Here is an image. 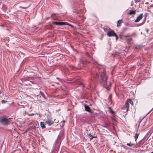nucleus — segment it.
Segmentation results:
<instances>
[{"label": "nucleus", "instance_id": "a878e982", "mask_svg": "<svg viewBox=\"0 0 153 153\" xmlns=\"http://www.w3.org/2000/svg\"><path fill=\"white\" fill-rule=\"evenodd\" d=\"M128 40H129V41H131V40H132V39L131 38H129L128 39Z\"/></svg>", "mask_w": 153, "mask_h": 153}, {"label": "nucleus", "instance_id": "39448f33", "mask_svg": "<svg viewBox=\"0 0 153 153\" xmlns=\"http://www.w3.org/2000/svg\"><path fill=\"white\" fill-rule=\"evenodd\" d=\"M53 121L48 119L45 122V124L48 125V126H50L53 124Z\"/></svg>", "mask_w": 153, "mask_h": 153}, {"label": "nucleus", "instance_id": "c85d7f7f", "mask_svg": "<svg viewBox=\"0 0 153 153\" xmlns=\"http://www.w3.org/2000/svg\"><path fill=\"white\" fill-rule=\"evenodd\" d=\"M149 4V3L148 2H147V3H146L145 4Z\"/></svg>", "mask_w": 153, "mask_h": 153}, {"label": "nucleus", "instance_id": "5701e85b", "mask_svg": "<svg viewBox=\"0 0 153 153\" xmlns=\"http://www.w3.org/2000/svg\"><path fill=\"white\" fill-rule=\"evenodd\" d=\"M138 0H134L135 3H137V2H138Z\"/></svg>", "mask_w": 153, "mask_h": 153}, {"label": "nucleus", "instance_id": "7c9ffc66", "mask_svg": "<svg viewBox=\"0 0 153 153\" xmlns=\"http://www.w3.org/2000/svg\"><path fill=\"white\" fill-rule=\"evenodd\" d=\"M153 109V108H152V109L151 110H152Z\"/></svg>", "mask_w": 153, "mask_h": 153}, {"label": "nucleus", "instance_id": "aec40b11", "mask_svg": "<svg viewBox=\"0 0 153 153\" xmlns=\"http://www.w3.org/2000/svg\"><path fill=\"white\" fill-rule=\"evenodd\" d=\"M58 137H59V136H58V137H57V138L56 140L55 141V142H54V144H56V143H57V140H58Z\"/></svg>", "mask_w": 153, "mask_h": 153}, {"label": "nucleus", "instance_id": "423d86ee", "mask_svg": "<svg viewBox=\"0 0 153 153\" xmlns=\"http://www.w3.org/2000/svg\"><path fill=\"white\" fill-rule=\"evenodd\" d=\"M129 104L127 102H125V105H124L123 108V109H124L126 111H128V109Z\"/></svg>", "mask_w": 153, "mask_h": 153}, {"label": "nucleus", "instance_id": "dca6fc26", "mask_svg": "<svg viewBox=\"0 0 153 153\" xmlns=\"http://www.w3.org/2000/svg\"><path fill=\"white\" fill-rule=\"evenodd\" d=\"M139 135V133H137L135 134V135L134 137V138L135 139V140L136 142L137 139L138 138Z\"/></svg>", "mask_w": 153, "mask_h": 153}, {"label": "nucleus", "instance_id": "6e6552de", "mask_svg": "<svg viewBox=\"0 0 153 153\" xmlns=\"http://www.w3.org/2000/svg\"><path fill=\"white\" fill-rule=\"evenodd\" d=\"M85 108V111L89 112H90V107L85 104L84 105Z\"/></svg>", "mask_w": 153, "mask_h": 153}, {"label": "nucleus", "instance_id": "b1692460", "mask_svg": "<svg viewBox=\"0 0 153 153\" xmlns=\"http://www.w3.org/2000/svg\"><path fill=\"white\" fill-rule=\"evenodd\" d=\"M68 26H70L71 27H74V26L73 25H71L70 24H69V25Z\"/></svg>", "mask_w": 153, "mask_h": 153}, {"label": "nucleus", "instance_id": "f3484780", "mask_svg": "<svg viewBox=\"0 0 153 153\" xmlns=\"http://www.w3.org/2000/svg\"><path fill=\"white\" fill-rule=\"evenodd\" d=\"M89 136H90L89 137H90V140H91L93 138H95L96 137L93 136L92 135H91L90 134H89Z\"/></svg>", "mask_w": 153, "mask_h": 153}, {"label": "nucleus", "instance_id": "20e7f679", "mask_svg": "<svg viewBox=\"0 0 153 153\" xmlns=\"http://www.w3.org/2000/svg\"><path fill=\"white\" fill-rule=\"evenodd\" d=\"M22 83L23 84L27 85H30L31 84L34 83L33 81H30L29 80L25 79H22Z\"/></svg>", "mask_w": 153, "mask_h": 153}, {"label": "nucleus", "instance_id": "4468645a", "mask_svg": "<svg viewBox=\"0 0 153 153\" xmlns=\"http://www.w3.org/2000/svg\"><path fill=\"white\" fill-rule=\"evenodd\" d=\"M136 11L135 10H131L130 11L129 14L130 15H133L135 14Z\"/></svg>", "mask_w": 153, "mask_h": 153}, {"label": "nucleus", "instance_id": "c756f323", "mask_svg": "<svg viewBox=\"0 0 153 153\" xmlns=\"http://www.w3.org/2000/svg\"><path fill=\"white\" fill-rule=\"evenodd\" d=\"M151 153H153V151L152 152H151Z\"/></svg>", "mask_w": 153, "mask_h": 153}, {"label": "nucleus", "instance_id": "9b49d317", "mask_svg": "<svg viewBox=\"0 0 153 153\" xmlns=\"http://www.w3.org/2000/svg\"><path fill=\"white\" fill-rule=\"evenodd\" d=\"M122 20L121 19H120L119 20L117 21V27H119L120 26L121 24L122 23Z\"/></svg>", "mask_w": 153, "mask_h": 153}, {"label": "nucleus", "instance_id": "412c9836", "mask_svg": "<svg viewBox=\"0 0 153 153\" xmlns=\"http://www.w3.org/2000/svg\"><path fill=\"white\" fill-rule=\"evenodd\" d=\"M7 101H5V100H3L1 101V102L2 103H5V102H7Z\"/></svg>", "mask_w": 153, "mask_h": 153}, {"label": "nucleus", "instance_id": "393cba45", "mask_svg": "<svg viewBox=\"0 0 153 153\" xmlns=\"http://www.w3.org/2000/svg\"><path fill=\"white\" fill-rule=\"evenodd\" d=\"M146 31L147 32V33H148V32H149V30H148V29H146Z\"/></svg>", "mask_w": 153, "mask_h": 153}, {"label": "nucleus", "instance_id": "f8f14e48", "mask_svg": "<svg viewBox=\"0 0 153 153\" xmlns=\"http://www.w3.org/2000/svg\"><path fill=\"white\" fill-rule=\"evenodd\" d=\"M108 109L109 110V111L112 114H115L114 112L112 110L110 107H109L108 108Z\"/></svg>", "mask_w": 153, "mask_h": 153}, {"label": "nucleus", "instance_id": "f03ea898", "mask_svg": "<svg viewBox=\"0 0 153 153\" xmlns=\"http://www.w3.org/2000/svg\"><path fill=\"white\" fill-rule=\"evenodd\" d=\"M9 122L8 119L6 118L3 117H0V124L2 125H7Z\"/></svg>", "mask_w": 153, "mask_h": 153}, {"label": "nucleus", "instance_id": "2f4dec72", "mask_svg": "<svg viewBox=\"0 0 153 153\" xmlns=\"http://www.w3.org/2000/svg\"><path fill=\"white\" fill-rule=\"evenodd\" d=\"M140 146H138V147H140Z\"/></svg>", "mask_w": 153, "mask_h": 153}, {"label": "nucleus", "instance_id": "9d476101", "mask_svg": "<svg viewBox=\"0 0 153 153\" xmlns=\"http://www.w3.org/2000/svg\"><path fill=\"white\" fill-rule=\"evenodd\" d=\"M126 145L129 147H135V144L131 143V142H130L129 143H128Z\"/></svg>", "mask_w": 153, "mask_h": 153}, {"label": "nucleus", "instance_id": "0eeeda50", "mask_svg": "<svg viewBox=\"0 0 153 153\" xmlns=\"http://www.w3.org/2000/svg\"><path fill=\"white\" fill-rule=\"evenodd\" d=\"M143 13L140 14V15L138 16L137 19L135 20V22H137L140 21V20L142 19L143 17Z\"/></svg>", "mask_w": 153, "mask_h": 153}, {"label": "nucleus", "instance_id": "bb28decb", "mask_svg": "<svg viewBox=\"0 0 153 153\" xmlns=\"http://www.w3.org/2000/svg\"><path fill=\"white\" fill-rule=\"evenodd\" d=\"M20 7L21 8H23V9H26L27 8V7Z\"/></svg>", "mask_w": 153, "mask_h": 153}, {"label": "nucleus", "instance_id": "7ed1b4c3", "mask_svg": "<svg viewBox=\"0 0 153 153\" xmlns=\"http://www.w3.org/2000/svg\"><path fill=\"white\" fill-rule=\"evenodd\" d=\"M107 35L108 37H111L115 36L116 37V39L117 40L118 39V37L117 34L113 31H109L107 33Z\"/></svg>", "mask_w": 153, "mask_h": 153}, {"label": "nucleus", "instance_id": "1a4fd4ad", "mask_svg": "<svg viewBox=\"0 0 153 153\" xmlns=\"http://www.w3.org/2000/svg\"><path fill=\"white\" fill-rule=\"evenodd\" d=\"M53 23L57 25H63V22H54Z\"/></svg>", "mask_w": 153, "mask_h": 153}, {"label": "nucleus", "instance_id": "2eb2a0df", "mask_svg": "<svg viewBox=\"0 0 153 153\" xmlns=\"http://www.w3.org/2000/svg\"><path fill=\"white\" fill-rule=\"evenodd\" d=\"M128 104H131L132 105H133V102L131 100H128L127 101Z\"/></svg>", "mask_w": 153, "mask_h": 153}, {"label": "nucleus", "instance_id": "a211bd4d", "mask_svg": "<svg viewBox=\"0 0 153 153\" xmlns=\"http://www.w3.org/2000/svg\"><path fill=\"white\" fill-rule=\"evenodd\" d=\"M63 25H66L69 26V24H69V23H68L67 22H63Z\"/></svg>", "mask_w": 153, "mask_h": 153}, {"label": "nucleus", "instance_id": "cd10ccee", "mask_svg": "<svg viewBox=\"0 0 153 153\" xmlns=\"http://www.w3.org/2000/svg\"><path fill=\"white\" fill-rule=\"evenodd\" d=\"M128 36H127V35H125V37H126V38H127Z\"/></svg>", "mask_w": 153, "mask_h": 153}, {"label": "nucleus", "instance_id": "6ab92c4d", "mask_svg": "<svg viewBox=\"0 0 153 153\" xmlns=\"http://www.w3.org/2000/svg\"><path fill=\"white\" fill-rule=\"evenodd\" d=\"M153 7V5L152 4L150 6H149L148 8V9H151L152 7Z\"/></svg>", "mask_w": 153, "mask_h": 153}, {"label": "nucleus", "instance_id": "f257e3e1", "mask_svg": "<svg viewBox=\"0 0 153 153\" xmlns=\"http://www.w3.org/2000/svg\"><path fill=\"white\" fill-rule=\"evenodd\" d=\"M99 72H101V81L100 82L103 85L106 84V80L107 79V76L105 75V71L103 68L101 71L100 69L99 71Z\"/></svg>", "mask_w": 153, "mask_h": 153}, {"label": "nucleus", "instance_id": "ddd939ff", "mask_svg": "<svg viewBox=\"0 0 153 153\" xmlns=\"http://www.w3.org/2000/svg\"><path fill=\"white\" fill-rule=\"evenodd\" d=\"M45 123L43 122L40 123V126L42 129H43L45 128Z\"/></svg>", "mask_w": 153, "mask_h": 153}, {"label": "nucleus", "instance_id": "4be33fe9", "mask_svg": "<svg viewBox=\"0 0 153 153\" xmlns=\"http://www.w3.org/2000/svg\"><path fill=\"white\" fill-rule=\"evenodd\" d=\"M141 121L142 120L140 119L138 121V123H139L140 124L141 122Z\"/></svg>", "mask_w": 153, "mask_h": 153}]
</instances>
